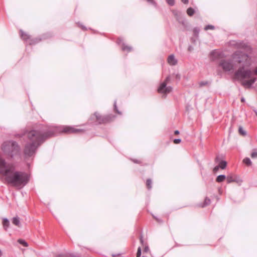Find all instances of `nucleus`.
Listing matches in <instances>:
<instances>
[{"label": "nucleus", "instance_id": "20e7f679", "mask_svg": "<svg viewBox=\"0 0 257 257\" xmlns=\"http://www.w3.org/2000/svg\"><path fill=\"white\" fill-rule=\"evenodd\" d=\"M43 127L47 132L51 131L54 132L53 134L51 136V137L54 136L57 133L70 134H78L80 132V129L76 128L74 126L69 125H62L59 127L43 126Z\"/></svg>", "mask_w": 257, "mask_h": 257}, {"label": "nucleus", "instance_id": "a878e982", "mask_svg": "<svg viewBox=\"0 0 257 257\" xmlns=\"http://www.w3.org/2000/svg\"><path fill=\"white\" fill-rule=\"evenodd\" d=\"M209 29H210V30H214V27L212 25H207L204 28V30L207 31Z\"/></svg>", "mask_w": 257, "mask_h": 257}, {"label": "nucleus", "instance_id": "09e8293b", "mask_svg": "<svg viewBox=\"0 0 257 257\" xmlns=\"http://www.w3.org/2000/svg\"><path fill=\"white\" fill-rule=\"evenodd\" d=\"M254 112H255V114H256V116H257V111H256V110H255V111H254Z\"/></svg>", "mask_w": 257, "mask_h": 257}, {"label": "nucleus", "instance_id": "f257e3e1", "mask_svg": "<svg viewBox=\"0 0 257 257\" xmlns=\"http://www.w3.org/2000/svg\"><path fill=\"white\" fill-rule=\"evenodd\" d=\"M236 63L239 64V68L235 73V78L241 80L250 78L251 71L248 69H244L245 67L250 65V59L248 55L240 51H236L232 54V59L220 60L218 66L225 72L230 71L236 67Z\"/></svg>", "mask_w": 257, "mask_h": 257}, {"label": "nucleus", "instance_id": "72a5a7b5", "mask_svg": "<svg viewBox=\"0 0 257 257\" xmlns=\"http://www.w3.org/2000/svg\"><path fill=\"white\" fill-rule=\"evenodd\" d=\"M149 3L152 5H156V3L154 0H147Z\"/></svg>", "mask_w": 257, "mask_h": 257}, {"label": "nucleus", "instance_id": "c85d7f7f", "mask_svg": "<svg viewBox=\"0 0 257 257\" xmlns=\"http://www.w3.org/2000/svg\"><path fill=\"white\" fill-rule=\"evenodd\" d=\"M141 255V248L139 247L137 252V257H140Z\"/></svg>", "mask_w": 257, "mask_h": 257}, {"label": "nucleus", "instance_id": "2f4dec72", "mask_svg": "<svg viewBox=\"0 0 257 257\" xmlns=\"http://www.w3.org/2000/svg\"><path fill=\"white\" fill-rule=\"evenodd\" d=\"M181 140L180 139H176L174 140V143L176 144H178L181 142Z\"/></svg>", "mask_w": 257, "mask_h": 257}, {"label": "nucleus", "instance_id": "393cba45", "mask_svg": "<svg viewBox=\"0 0 257 257\" xmlns=\"http://www.w3.org/2000/svg\"><path fill=\"white\" fill-rule=\"evenodd\" d=\"M238 131L239 134L243 136H245L246 135V132L244 130H243L242 127L241 126L239 127Z\"/></svg>", "mask_w": 257, "mask_h": 257}, {"label": "nucleus", "instance_id": "f704fd0d", "mask_svg": "<svg viewBox=\"0 0 257 257\" xmlns=\"http://www.w3.org/2000/svg\"><path fill=\"white\" fill-rule=\"evenodd\" d=\"M193 47L192 46H189L188 47V50L189 51V52H191L193 50Z\"/></svg>", "mask_w": 257, "mask_h": 257}, {"label": "nucleus", "instance_id": "473e14b6", "mask_svg": "<svg viewBox=\"0 0 257 257\" xmlns=\"http://www.w3.org/2000/svg\"><path fill=\"white\" fill-rule=\"evenodd\" d=\"M219 166L218 165V166H215L213 170V171L214 173H216L218 170H219Z\"/></svg>", "mask_w": 257, "mask_h": 257}, {"label": "nucleus", "instance_id": "4c0bfd02", "mask_svg": "<svg viewBox=\"0 0 257 257\" xmlns=\"http://www.w3.org/2000/svg\"><path fill=\"white\" fill-rule=\"evenodd\" d=\"M156 220L158 222H160V223H162L163 222V221L161 220V219H158V218H157L155 217H154Z\"/></svg>", "mask_w": 257, "mask_h": 257}, {"label": "nucleus", "instance_id": "3c124183", "mask_svg": "<svg viewBox=\"0 0 257 257\" xmlns=\"http://www.w3.org/2000/svg\"><path fill=\"white\" fill-rule=\"evenodd\" d=\"M112 256H113V257H115L116 255L113 254V255H112Z\"/></svg>", "mask_w": 257, "mask_h": 257}, {"label": "nucleus", "instance_id": "f8f14e48", "mask_svg": "<svg viewBox=\"0 0 257 257\" xmlns=\"http://www.w3.org/2000/svg\"><path fill=\"white\" fill-rule=\"evenodd\" d=\"M20 32H21V37L22 38L25 40V41H28V40H30V38H31V36L28 34L27 33L23 32V31L21 30L20 31Z\"/></svg>", "mask_w": 257, "mask_h": 257}, {"label": "nucleus", "instance_id": "a18cd8bd", "mask_svg": "<svg viewBox=\"0 0 257 257\" xmlns=\"http://www.w3.org/2000/svg\"><path fill=\"white\" fill-rule=\"evenodd\" d=\"M218 160V157H217L216 158H215V161L217 162Z\"/></svg>", "mask_w": 257, "mask_h": 257}, {"label": "nucleus", "instance_id": "58836bf2", "mask_svg": "<svg viewBox=\"0 0 257 257\" xmlns=\"http://www.w3.org/2000/svg\"><path fill=\"white\" fill-rule=\"evenodd\" d=\"M181 1L185 4H187L188 3V0H181Z\"/></svg>", "mask_w": 257, "mask_h": 257}, {"label": "nucleus", "instance_id": "9d476101", "mask_svg": "<svg viewBox=\"0 0 257 257\" xmlns=\"http://www.w3.org/2000/svg\"><path fill=\"white\" fill-rule=\"evenodd\" d=\"M255 81V78H252L248 80H243L241 84L243 86L246 88H249Z\"/></svg>", "mask_w": 257, "mask_h": 257}, {"label": "nucleus", "instance_id": "ddd939ff", "mask_svg": "<svg viewBox=\"0 0 257 257\" xmlns=\"http://www.w3.org/2000/svg\"><path fill=\"white\" fill-rule=\"evenodd\" d=\"M12 223L16 226H17L18 227L21 226L20 218L19 217L16 216V217H13L12 220Z\"/></svg>", "mask_w": 257, "mask_h": 257}, {"label": "nucleus", "instance_id": "cd10ccee", "mask_svg": "<svg viewBox=\"0 0 257 257\" xmlns=\"http://www.w3.org/2000/svg\"><path fill=\"white\" fill-rule=\"evenodd\" d=\"M114 111H115L116 113H117L118 114H121V112H120V111L118 110V109H117V108L116 104V102H115V101L114 102Z\"/></svg>", "mask_w": 257, "mask_h": 257}, {"label": "nucleus", "instance_id": "49530a36", "mask_svg": "<svg viewBox=\"0 0 257 257\" xmlns=\"http://www.w3.org/2000/svg\"><path fill=\"white\" fill-rule=\"evenodd\" d=\"M255 73L256 74H257V67H256V69H255Z\"/></svg>", "mask_w": 257, "mask_h": 257}, {"label": "nucleus", "instance_id": "603ef678", "mask_svg": "<svg viewBox=\"0 0 257 257\" xmlns=\"http://www.w3.org/2000/svg\"><path fill=\"white\" fill-rule=\"evenodd\" d=\"M81 29H83V27L82 26H81Z\"/></svg>", "mask_w": 257, "mask_h": 257}, {"label": "nucleus", "instance_id": "b1692460", "mask_svg": "<svg viewBox=\"0 0 257 257\" xmlns=\"http://www.w3.org/2000/svg\"><path fill=\"white\" fill-rule=\"evenodd\" d=\"M18 242L22 244L24 246H28V244L27 242H26L23 239H19Z\"/></svg>", "mask_w": 257, "mask_h": 257}, {"label": "nucleus", "instance_id": "7ed1b4c3", "mask_svg": "<svg viewBox=\"0 0 257 257\" xmlns=\"http://www.w3.org/2000/svg\"><path fill=\"white\" fill-rule=\"evenodd\" d=\"M53 132L46 131L43 126L38 130H32L27 133V137L31 142L26 145L24 153L26 156L33 155L37 149L46 139L51 137Z\"/></svg>", "mask_w": 257, "mask_h": 257}, {"label": "nucleus", "instance_id": "c03bdc74", "mask_svg": "<svg viewBox=\"0 0 257 257\" xmlns=\"http://www.w3.org/2000/svg\"><path fill=\"white\" fill-rule=\"evenodd\" d=\"M241 101L242 102L244 101V98H241Z\"/></svg>", "mask_w": 257, "mask_h": 257}, {"label": "nucleus", "instance_id": "5701e85b", "mask_svg": "<svg viewBox=\"0 0 257 257\" xmlns=\"http://www.w3.org/2000/svg\"><path fill=\"white\" fill-rule=\"evenodd\" d=\"M200 32V29L198 28H195L193 29V33L195 37H198Z\"/></svg>", "mask_w": 257, "mask_h": 257}, {"label": "nucleus", "instance_id": "8fccbe9b", "mask_svg": "<svg viewBox=\"0 0 257 257\" xmlns=\"http://www.w3.org/2000/svg\"><path fill=\"white\" fill-rule=\"evenodd\" d=\"M31 41H32L31 40H30ZM33 44V43L32 42H30V44Z\"/></svg>", "mask_w": 257, "mask_h": 257}, {"label": "nucleus", "instance_id": "dca6fc26", "mask_svg": "<svg viewBox=\"0 0 257 257\" xmlns=\"http://www.w3.org/2000/svg\"><path fill=\"white\" fill-rule=\"evenodd\" d=\"M227 182V183H230L232 182H234L236 181V179L235 178V177L232 176H228L226 177Z\"/></svg>", "mask_w": 257, "mask_h": 257}, {"label": "nucleus", "instance_id": "f03ea898", "mask_svg": "<svg viewBox=\"0 0 257 257\" xmlns=\"http://www.w3.org/2000/svg\"><path fill=\"white\" fill-rule=\"evenodd\" d=\"M0 174L5 177L7 183L13 186L21 189L29 182L28 175L22 171L16 170L15 165L9 163L0 157Z\"/></svg>", "mask_w": 257, "mask_h": 257}, {"label": "nucleus", "instance_id": "6ab92c4d", "mask_svg": "<svg viewBox=\"0 0 257 257\" xmlns=\"http://www.w3.org/2000/svg\"><path fill=\"white\" fill-rule=\"evenodd\" d=\"M243 162L247 166H250L251 165V162L249 158H245L243 159Z\"/></svg>", "mask_w": 257, "mask_h": 257}, {"label": "nucleus", "instance_id": "9b49d317", "mask_svg": "<svg viewBox=\"0 0 257 257\" xmlns=\"http://www.w3.org/2000/svg\"><path fill=\"white\" fill-rule=\"evenodd\" d=\"M168 62L171 65H175L177 63V61L173 55H171L168 57Z\"/></svg>", "mask_w": 257, "mask_h": 257}, {"label": "nucleus", "instance_id": "c9c22d12", "mask_svg": "<svg viewBox=\"0 0 257 257\" xmlns=\"http://www.w3.org/2000/svg\"><path fill=\"white\" fill-rule=\"evenodd\" d=\"M149 247L148 246H145V247L144 249V251L147 252L149 251Z\"/></svg>", "mask_w": 257, "mask_h": 257}, {"label": "nucleus", "instance_id": "412c9836", "mask_svg": "<svg viewBox=\"0 0 257 257\" xmlns=\"http://www.w3.org/2000/svg\"><path fill=\"white\" fill-rule=\"evenodd\" d=\"M211 203V200L208 197H206L204 202V205L202 206V207H204L206 206H207L209 205Z\"/></svg>", "mask_w": 257, "mask_h": 257}, {"label": "nucleus", "instance_id": "aec40b11", "mask_svg": "<svg viewBox=\"0 0 257 257\" xmlns=\"http://www.w3.org/2000/svg\"><path fill=\"white\" fill-rule=\"evenodd\" d=\"M122 49L123 51H127V52H130L133 50V48L131 46L123 45Z\"/></svg>", "mask_w": 257, "mask_h": 257}, {"label": "nucleus", "instance_id": "2eb2a0df", "mask_svg": "<svg viewBox=\"0 0 257 257\" xmlns=\"http://www.w3.org/2000/svg\"><path fill=\"white\" fill-rule=\"evenodd\" d=\"M226 179V176L224 175H220L218 176L216 179V181L218 183L223 182Z\"/></svg>", "mask_w": 257, "mask_h": 257}, {"label": "nucleus", "instance_id": "7c9ffc66", "mask_svg": "<svg viewBox=\"0 0 257 257\" xmlns=\"http://www.w3.org/2000/svg\"><path fill=\"white\" fill-rule=\"evenodd\" d=\"M167 3L170 6H173L175 4L174 0H166Z\"/></svg>", "mask_w": 257, "mask_h": 257}, {"label": "nucleus", "instance_id": "a211bd4d", "mask_svg": "<svg viewBox=\"0 0 257 257\" xmlns=\"http://www.w3.org/2000/svg\"><path fill=\"white\" fill-rule=\"evenodd\" d=\"M227 163L226 161H222L220 162L218 165L219 167L222 169H224L226 167Z\"/></svg>", "mask_w": 257, "mask_h": 257}, {"label": "nucleus", "instance_id": "37998d69", "mask_svg": "<svg viewBox=\"0 0 257 257\" xmlns=\"http://www.w3.org/2000/svg\"><path fill=\"white\" fill-rule=\"evenodd\" d=\"M56 257H65V256L63 255L60 254V255H57Z\"/></svg>", "mask_w": 257, "mask_h": 257}, {"label": "nucleus", "instance_id": "bb28decb", "mask_svg": "<svg viewBox=\"0 0 257 257\" xmlns=\"http://www.w3.org/2000/svg\"><path fill=\"white\" fill-rule=\"evenodd\" d=\"M251 157L252 159L257 158V150H255L251 154Z\"/></svg>", "mask_w": 257, "mask_h": 257}, {"label": "nucleus", "instance_id": "c756f323", "mask_svg": "<svg viewBox=\"0 0 257 257\" xmlns=\"http://www.w3.org/2000/svg\"><path fill=\"white\" fill-rule=\"evenodd\" d=\"M208 82L207 81H202L199 83L200 87H202L208 84Z\"/></svg>", "mask_w": 257, "mask_h": 257}, {"label": "nucleus", "instance_id": "6e6552de", "mask_svg": "<svg viewBox=\"0 0 257 257\" xmlns=\"http://www.w3.org/2000/svg\"><path fill=\"white\" fill-rule=\"evenodd\" d=\"M232 45H234L237 48H243L246 51H249L251 50V48L250 46H247L242 42H235L234 41L232 43Z\"/></svg>", "mask_w": 257, "mask_h": 257}, {"label": "nucleus", "instance_id": "0eeeda50", "mask_svg": "<svg viewBox=\"0 0 257 257\" xmlns=\"http://www.w3.org/2000/svg\"><path fill=\"white\" fill-rule=\"evenodd\" d=\"M94 115L96 118V121L99 124L109 122L113 120L115 117V116L113 115L102 116L97 112H95Z\"/></svg>", "mask_w": 257, "mask_h": 257}, {"label": "nucleus", "instance_id": "ea45409f", "mask_svg": "<svg viewBox=\"0 0 257 257\" xmlns=\"http://www.w3.org/2000/svg\"><path fill=\"white\" fill-rule=\"evenodd\" d=\"M235 178L236 179V181H235L234 182H237V183H238L240 181H241L238 178H237V177H235Z\"/></svg>", "mask_w": 257, "mask_h": 257}, {"label": "nucleus", "instance_id": "1a4fd4ad", "mask_svg": "<svg viewBox=\"0 0 257 257\" xmlns=\"http://www.w3.org/2000/svg\"><path fill=\"white\" fill-rule=\"evenodd\" d=\"M220 55L219 52L213 50L210 54V59L211 61H215L219 58Z\"/></svg>", "mask_w": 257, "mask_h": 257}, {"label": "nucleus", "instance_id": "39448f33", "mask_svg": "<svg viewBox=\"0 0 257 257\" xmlns=\"http://www.w3.org/2000/svg\"><path fill=\"white\" fill-rule=\"evenodd\" d=\"M2 149L8 156L13 158L19 153L20 148L18 144L14 141H6L3 143Z\"/></svg>", "mask_w": 257, "mask_h": 257}, {"label": "nucleus", "instance_id": "79ce46f5", "mask_svg": "<svg viewBox=\"0 0 257 257\" xmlns=\"http://www.w3.org/2000/svg\"><path fill=\"white\" fill-rule=\"evenodd\" d=\"M140 241H141V243L143 244V243L144 241H143V237H141V238H140Z\"/></svg>", "mask_w": 257, "mask_h": 257}, {"label": "nucleus", "instance_id": "e433bc0d", "mask_svg": "<svg viewBox=\"0 0 257 257\" xmlns=\"http://www.w3.org/2000/svg\"><path fill=\"white\" fill-rule=\"evenodd\" d=\"M175 77L176 79L179 80L180 79V75L179 74H176L175 75Z\"/></svg>", "mask_w": 257, "mask_h": 257}, {"label": "nucleus", "instance_id": "423d86ee", "mask_svg": "<svg viewBox=\"0 0 257 257\" xmlns=\"http://www.w3.org/2000/svg\"><path fill=\"white\" fill-rule=\"evenodd\" d=\"M170 81V77L169 76L166 77L165 81L162 82L158 89V92L160 93L167 94L172 90V87L171 86H167V84Z\"/></svg>", "mask_w": 257, "mask_h": 257}, {"label": "nucleus", "instance_id": "4be33fe9", "mask_svg": "<svg viewBox=\"0 0 257 257\" xmlns=\"http://www.w3.org/2000/svg\"><path fill=\"white\" fill-rule=\"evenodd\" d=\"M152 182L151 179H148L147 180L146 185L149 189H150L152 188Z\"/></svg>", "mask_w": 257, "mask_h": 257}, {"label": "nucleus", "instance_id": "f3484780", "mask_svg": "<svg viewBox=\"0 0 257 257\" xmlns=\"http://www.w3.org/2000/svg\"><path fill=\"white\" fill-rule=\"evenodd\" d=\"M195 13L194 10L192 8H189L187 10V13L189 16H192Z\"/></svg>", "mask_w": 257, "mask_h": 257}, {"label": "nucleus", "instance_id": "a19ab883", "mask_svg": "<svg viewBox=\"0 0 257 257\" xmlns=\"http://www.w3.org/2000/svg\"><path fill=\"white\" fill-rule=\"evenodd\" d=\"M174 134H175V135H178V134H179V131H178V130L175 131V132H174Z\"/></svg>", "mask_w": 257, "mask_h": 257}, {"label": "nucleus", "instance_id": "4468645a", "mask_svg": "<svg viewBox=\"0 0 257 257\" xmlns=\"http://www.w3.org/2000/svg\"><path fill=\"white\" fill-rule=\"evenodd\" d=\"M3 224L4 227V229L7 230V228L9 227L10 225V222L7 218H4L3 221Z\"/></svg>", "mask_w": 257, "mask_h": 257}, {"label": "nucleus", "instance_id": "de8ad7c7", "mask_svg": "<svg viewBox=\"0 0 257 257\" xmlns=\"http://www.w3.org/2000/svg\"><path fill=\"white\" fill-rule=\"evenodd\" d=\"M2 255V252L1 250H0V257Z\"/></svg>", "mask_w": 257, "mask_h": 257}]
</instances>
